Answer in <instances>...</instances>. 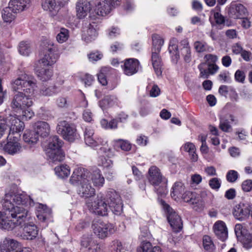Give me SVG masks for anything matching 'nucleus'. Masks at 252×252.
I'll list each match as a JSON object with an SVG mask.
<instances>
[{
	"instance_id": "obj_1",
	"label": "nucleus",
	"mask_w": 252,
	"mask_h": 252,
	"mask_svg": "<svg viewBox=\"0 0 252 252\" xmlns=\"http://www.w3.org/2000/svg\"><path fill=\"white\" fill-rule=\"evenodd\" d=\"M33 204L30 196L25 193L10 192L5 194L3 202L5 212H0V227L8 231L22 227L24 239L35 238L38 234L37 228L26 208Z\"/></svg>"
},
{
	"instance_id": "obj_2",
	"label": "nucleus",
	"mask_w": 252,
	"mask_h": 252,
	"mask_svg": "<svg viewBox=\"0 0 252 252\" xmlns=\"http://www.w3.org/2000/svg\"><path fill=\"white\" fill-rule=\"evenodd\" d=\"M11 85L12 91L15 92L11 102V108L22 111L19 117L23 120L31 119L34 115L30 107L33 105L35 93L37 89L36 79L24 73L13 80Z\"/></svg>"
},
{
	"instance_id": "obj_3",
	"label": "nucleus",
	"mask_w": 252,
	"mask_h": 252,
	"mask_svg": "<svg viewBox=\"0 0 252 252\" xmlns=\"http://www.w3.org/2000/svg\"><path fill=\"white\" fill-rule=\"evenodd\" d=\"M87 206L90 211L102 216L107 215L109 209L115 214L120 215L123 206L120 196L113 190L107 192L106 198L97 195L94 201L89 200Z\"/></svg>"
},
{
	"instance_id": "obj_4",
	"label": "nucleus",
	"mask_w": 252,
	"mask_h": 252,
	"mask_svg": "<svg viewBox=\"0 0 252 252\" xmlns=\"http://www.w3.org/2000/svg\"><path fill=\"white\" fill-rule=\"evenodd\" d=\"M89 175L87 170L82 167H77L74 170L70 179L71 184L80 185L78 189V193L83 197H91L95 194V189L89 183L88 178Z\"/></svg>"
},
{
	"instance_id": "obj_5",
	"label": "nucleus",
	"mask_w": 252,
	"mask_h": 252,
	"mask_svg": "<svg viewBox=\"0 0 252 252\" xmlns=\"http://www.w3.org/2000/svg\"><path fill=\"white\" fill-rule=\"evenodd\" d=\"M176 43V39H172L170 41L168 47L172 61L174 63H177L180 58V54L186 62H190L191 60V53L188 40L187 39H184L181 41L179 50Z\"/></svg>"
},
{
	"instance_id": "obj_6",
	"label": "nucleus",
	"mask_w": 252,
	"mask_h": 252,
	"mask_svg": "<svg viewBox=\"0 0 252 252\" xmlns=\"http://www.w3.org/2000/svg\"><path fill=\"white\" fill-rule=\"evenodd\" d=\"M62 141L57 136L50 137L46 153L47 157L52 162L62 161L65 155L61 149Z\"/></svg>"
},
{
	"instance_id": "obj_7",
	"label": "nucleus",
	"mask_w": 252,
	"mask_h": 252,
	"mask_svg": "<svg viewBox=\"0 0 252 252\" xmlns=\"http://www.w3.org/2000/svg\"><path fill=\"white\" fill-rule=\"evenodd\" d=\"M20 137L21 134H8L6 141L0 143V149L10 155H15L21 153L23 148L20 142Z\"/></svg>"
},
{
	"instance_id": "obj_8",
	"label": "nucleus",
	"mask_w": 252,
	"mask_h": 252,
	"mask_svg": "<svg viewBox=\"0 0 252 252\" xmlns=\"http://www.w3.org/2000/svg\"><path fill=\"white\" fill-rule=\"evenodd\" d=\"M111 146L103 145L99 149V153H103L106 157H113L115 155V151L121 149L124 151H129L131 149V144L126 140L122 139H115L111 142Z\"/></svg>"
},
{
	"instance_id": "obj_9",
	"label": "nucleus",
	"mask_w": 252,
	"mask_h": 252,
	"mask_svg": "<svg viewBox=\"0 0 252 252\" xmlns=\"http://www.w3.org/2000/svg\"><path fill=\"white\" fill-rule=\"evenodd\" d=\"M44 57L40 59L38 63L44 66H51L58 60L60 55L57 47L52 42H47L45 44Z\"/></svg>"
},
{
	"instance_id": "obj_10",
	"label": "nucleus",
	"mask_w": 252,
	"mask_h": 252,
	"mask_svg": "<svg viewBox=\"0 0 252 252\" xmlns=\"http://www.w3.org/2000/svg\"><path fill=\"white\" fill-rule=\"evenodd\" d=\"M161 204L171 227L175 232H179L182 228V222L180 217L164 201H161Z\"/></svg>"
},
{
	"instance_id": "obj_11",
	"label": "nucleus",
	"mask_w": 252,
	"mask_h": 252,
	"mask_svg": "<svg viewBox=\"0 0 252 252\" xmlns=\"http://www.w3.org/2000/svg\"><path fill=\"white\" fill-rule=\"evenodd\" d=\"M56 130L58 134L68 141L72 142L77 138L75 127L65 121L59 122L57 126Z\"/></svg>"
},
{
	"instance_id": "obj_12",
	"label": "nucleus",
	"mask_w": 252,
	"mask_h": 252,
	"mask_svg": "<svg viewBox=\"0 0 252 252\" xmlns=\"http://www.w3.org/2000/svg\"><path fill=\"white\" fill-rule=\"evenodd\" d=\"M93 229L96 236L99 239H104L113 234L116 228L112 223L98 221L93 224Z\"/></svg>"
},
{
	"instance_id": "obj_13",
	"label": "nucleus",
	"mask_w": 252,
	"mask_h": 252,
	"mask_svg": "<svg viewBox=\"0 0 252 252\" xmlns=\"http://www.w3.org/2000/svg\"><path fill=\"white\" fill-rule=\"evenodd\" d=\"M121 0H100L96 5L94 11L97 15L104 16L108 14L113 8L120 5Z\"/></svg>"
},
{
	"instance_id": "obj_14",
	"label": "nucleus",
	"mask_w": 252,
	"mask_h": 252,
	"mask_svg": "<svg viewBox=\"0 0 252 252\" xmlns=\"http://www.w3.org/2000/svg\"><path fill=\"white\" fill-rule=\"evenodd\" d=\"M220 1L218 0V5L211 11L209 21L212 27L211 36L213 40H217L219 36V33H216L217 29H220V10L219 7Z\"/></svg>"
},
{
	"instance_id": "obj_15",
	"label": "nucleus",
	"mask_w": 252,
	"mask_h": 252,
	"mask_svg": "<svg viewBox=\"0 0 252 252\" xmlns=\"http://www.w3.org/2000/svg\"><path fill=\"white\" fill-rule=\"evenodd\" d=\"M16 115H10L7 118V126L9 127L8 134L16 135V134H20L25 128L24 122L21 121Z\"/></svg>"
},
{
	"instance_id": "obj_16",
	"label": "nucleus",
	"mask_w": 252,
	"mask_h": 252,
	"mask_svg": "<svg viewBox=\"0 0 252 252\" xmlns=\"http://www.w3.org/2000/svg\"><path fill=\"white\" fill-rule=\"evenodd\" d=\"M252 206L248 203L240 202L236 204L233 209L235 218L239 220H246L250 216Z\"/></svg>"
},
{
	"instance_id": "obj_17",
	"label": "nucleus",
	"mask_w": 252,
	"mask_h": 252,
	"mask_svg": "<svg viewBox=\"0 0 252 252\" xmlns=\"http://www.w3.org/2000/svg\"><path fill=\"white\" fill-rule=\"evenodd\" d=\"M68 0H61L56 2L55 0H43L42 7L44 10L48 11L52 16L56 15L61 7L64 5Z\"/></svg>"
},
{
	"instance_id": "obj_18",
	"label": "nucleus",
	"mask_w": 252,
	"mask_h": 252,
	"mask_svg": "<svg viewBox=\"0 0 252 252\" xmlns=\"http://www.w3.org/2000/svg\"><path fill=\"white\" fill-rule=\"evenodd\" d=\"M21 247L17 240L6 237L0 242V252H15Z\"/></svg>"
},
{
	"instance_id": "obj_19",
	"label": "nucleus",
	"mask_w": 252,
	"mask_h": 252,
	"mask_svg": "<svg viewBox=\"0 0 252 252\" xmlns=\"http://www.w3.org/2000/svg\"><path fill=\"white\" fill-rule=\"evenodd\" d=\"M84 140L88 146L94 148L100 145L103 144V140L94 135V130L91 127H87L84 131Z\"/></svg>"
},
{
	"instance_id": "obj_20",
	"label": "nucleus",
	"mask_w": 252,
	"mask_h": 252,
	"mask_svg": "<svg viewBox=\"0 0 252 252\" xmlns=\"http://www.w3.org/2000/svg\"><path fill=\"white\" fill-rule=\"evenodd\" d=\"M81 244L82 247L88 248L92 252H103V244L98 243L96 240L92 237L84 236Z\"/></svg>"
},
{
	"instance_id": "obj_21",
	"label": "nucleus",
	"mask_w": 252,
	"mask_h": 252,
	"mask_svg": "<svg viewBox=\"0 0 252 252\" xmlns=\"http://www.w3.org/2000/svg\"><path fill=\"white\" fill-rule=\"evenodd\" d=\"M139 65V62L137 59L130 58L125 60L121 66L126 75L131 76L138 72Z\"/></svg>"
},
{
	"instance_id": "obj_22",
	"label": "nucleus",
	"mask_w": 252,
	"mask_h": 252,
	"mask_svg": "<svg viewBox=\"0 0 252 252\" xmlns=\"http://www.w3.org/2000/svg\"><path fill=\"white\" fill-rule=\"evenodd\" d=\"M247 10L242 4L232 2L228 10L230 17L234 19L243 18L247 14Z\"/></svg>"
},
{
	"instance_id": "obj_23",
	"label": "nucleus",
	"mask_w": 252,
	"mask_h": 252,
	"mask_svg": "<svg viewBox=\"0 0 252 252\" xmlns=\"http://www.w3.org/2000/svg\"><path fill=\"white\" fill-rule=\"evenodd\" d=\"M98 25L95 22H92L84 30L83 38L86 42L94 40L97 35V31Z\"/></svg>"
},
{
	"instance_id": "obj_24",
	"label": "nucleus",
	"mask_w": 252,
	"mask_h": 252,
	"mask_svg": "<svg viewBox=\"0 0 252 252\" xmlns=\"http://www.w3.org/2000/svg\"><path fill=\"white\" fill-rule=\"evenodd\" d=\"M109 248L114 252H131L132 248L131 243L121 242L117 239L112 241Z\"/></svg>"
},
{
	"instance_id": "obj_25",
	"label": "nucleus",
	"mask_w": 252,
	"mask_h": 252,
	"mask_svg": "<svg viewBox=\"0 0 252 252\" xmlns=\"http://www.w3.org/2000/svg\"><path fill=\"white\" fill-rule=\"evenodd\" d=\"M35 72L38 78L42 81L50 80L53 76V69L51 66H44L39 64L35 68Z\"/></svg>"
},
{
	"instance_id": "obj_26",
	"label": "nucleus",
	"mask_w": 252,
	"mask_h": 252,
	"mask_svg": "<svg viewBox=\"0 0 252 252\" xmlns=\"http://www.w3.org/2000/svg\"><path fill=\"white\" fill-rule=\"evenodd\" d=\"M35 133L42 137H46L50 134L51 129L48 123L44 121H38L34 124Z\"/></svg>"
},
{
	"instance_id": "obj_27",
	"label": "nucleus",
	"mask_w": 252,
	"mask_h": 252,
	"mask_svg": "<svg viewBox=\"0 0 252 252\" xmlns=\"http://www.w3.org/2000/svg\"><path fill=\"white\" fill-rule=\"evenodd\" d=\"M91 10V4L86 0H80L76 4L77 16L79 19L84 18Z\"/></svg>"
},
{
	"instance_id": "obj_28",
	"label": "nucleus",
	"mask_w": 252,
	"mask_h": 252,
	"mask_svg": "<svg viewBox=\"0 0 252 252\" xmlns=\"http://www.w3.org/2000/svg\"><path fill=\"white\" fill-rule=\"evenodd\" d=\"M158 52L152 51L151 61L155 73L158 76H160L162 74V65L161 59Z\"/></svg>"
},
{
	"instance_id": "obj_29",
	"label": "nucleus",
	"mask_w": 252,
	"mask_h": 252,
	"mask_svg": "<svg viewBox=\"0 0 252 252\" xmlns=\"http://www.w3.org/2000/svg\"><path fill=\"white\" fill-rule=\"evenodd\" d=\"M149 182L155 187L158 186L162 181V175L156 166H152L149 170Z\"/></svg>"
},
{
	"instance_id": "obj_30",
	"label": "nucleus",
	"mask_w": 252,
	"mask_h": 252,
	"mask_svg": "<svg viewBox=\"0 0 252 252\" xmlns=\"http://www.w3.org/2000/svg\"><path fill=\"white\" fill-rule=\"evenodd\" d=\"M30 0H10L8 5L12 8L14 13L24 10L29 5Z\"/></svg>"
},
{
	"instance_id": "obj_31",
	"label": "nucleus",
	"mask_w": 252,
	"mask_h": 252,
	"mask_svg": "<svg viewBox=\"0 0 252 252\" xmlns=\"http://www.w3.org/2000/svg\"><path fill=\"white\" fill-rule=\"evenodd\" d=\"M36 215L38 220L44 221L51 215V211L46 205L42 204H36L35 207Z\"/></svg>"
},
{
	"instance_id": "obj_32",
	"label": "nucleus",
	"mask_w": 252,
	"mask_h": 252,
	"mask_svg": "<svg viewBox=\"0 0 252 252\" xmlns=\"http://www.w3.org/2000/svg\"><path fill=\"white\" fill-rule=\"evenodd\" d=\"M99 106L102 109L104 110L108 107L118 106L120 104V100L118 98L114 95L106 96L104 99L100 101Z\"/></svg>"
},
{
	"instance_id": "obj_33",
	"label": "nucleus",
	"mask_w": 252,
	"mask_h": 252,
	"mask_svg": "<svg viewBox=\"0 0 252 252\" xmlns=\"http://www.w3.org/2000/svg\"><path fill=\"white\" fill-rule=\"evenodd\" d=\"M24 142L28 145H33L38 140L37 135L35 131L26 130L23 136Z\"/></svg>"
},
{
	"instance_id": "obj_34",
	"label": "nucleus",
	"mask_w": 252,
	"mask_h": 252,
	"mask_svg": "<svg viewBox=\"0 0 252 252\" xmlns=\"http://www.w3.org/2000/svg\"><path fill=\"white\" fill-rule=\"evenodd\" d=\"M56 175L60 178L67 177L70 173V169L66 164H61L54 169Z\"/></svg>"
},
{
	"instance_id": "obj_35",
	"label": "nucleus",
	"mask_w": 252,
	"mask_h": 252,
	"mask_svg": "<svg viewBox=\"0 0 252 252\" xmlns=\"http://www.w3.org/2000/svg\"><path fill=\"white\" fill-rule=\"evenodd\" d=\"M92 180L94 186L98 188L102 187L105 182L104 178L99 169H96L93 172Z\"/></svg>"
},
{
	"instance_id": "obj_36",
	"label": "nucleus",
	"mask_w": 252,
	"mask_h": 252,
	"mask_svg": "<svg viewBox=\"0 0 252 252\" xmlns=\"http://www.w3.org/2000/svg\"><path fill=\"white\" fill-rule=\"evenodd\" d=\"M205 58L206 59V63L208 69L212 73H215L219 69L218 66L215 64L217 60V58L216 56L212 54H208L205 56Z\"/></svg>"
},
{
	"instance_id": "obj_37",
	"label": "nucleus",
	"mask_w": 252,
	"mask_h": 252,
	"mask_svg": "<svg viewBox=\"0 0 252 252\" xmlns=\"http://www.w3.org/2000/svg\"><path fill=\"white\" fill-rule=\"evenodd\" d=\"M16 13H14L12 8L8 7L4 8L1 11V16L3 21L5 23H10L15 18Z\"/></svg>"
},
{
	"instance_id": "obj_38",
	"label": "nucleus",
	"mask_w": 252,
	"mask_h": 252,
	"mask_svg": "<svg viewBox=\"0 0 252 252\" xmlns=\"http://www.w3.org/2000/svg\"><path fill=\"white\" fill-rule=\"evenodd\" d=\"M69 37V31L64 28L60 29L56 35V40L59 43H63L67 41Z\"/></svg>"
},
{
	"instance_id": "obj_39",
	"label": "nucleus",
	"mask_w": 252,
	"mask_h": 252,
	"mask_svg": "<svg viewBox=\"0 0 252 252\" xmlns=\"http://www.w3.org/2000/svg\"><path fill=\"white\" fill-rule=\"evenodd\" d=\"M184 189L185 187L182 182H177L175 183L172 188V190L171 192V196L176 199L182 194Z\"/></svg>"
},
{
	"instance_id": "obj_40",
	"label": "nucleus",
	"mask_w": 252,
	"mask_h": 252,
	"mask_svg": "<svg viewBox=\"0 0 252 252\" xmlns=\"http://www.w3.org/2000/svg\"><path fill=\"white\" fill-rule=\"evenodd\" d=\"M153 46L152 51L160 52L161 47L164 43L163 39L158 34H154L152 36Z\"/></svg>"
},
{
	"instance_id": "obj_41",
	"label": "nucleus",
	"mask_w": 252,
	"mask_h": 252,
	"mask_svg": "<svg viewBox=\"0 0 252 252\" xmlns=\"http://www.w3.org/2000/svg\"><path fill=\"white\" fill-rule=\"evenodd\" d=\"M98 154L99 155L103 154V155L99 157L98 162L99 165L105 168H110L112 167L113 161L109 158H110L109 157H107L108 158H106L104 157V156H106L103 153H99V151H98Z\"/></svg>"
},
{
	"instance_id": "obj_42",
	"label": "nucleus",
	"mask_w": 252,
	"mask_h": 252,
	"mask_svg": "<svg viewBox=\"0 0 252 252\" xmlns=\"http://www.w3.org/2000/svg\"><path fill=\"white\" fill-rule=\"evenodd\" d=\"M204 200L201 199L197 195L195 199L193 200L191 204L190 205L191 206L192 209L196 211H202L205 207Z\"/></svg>"
},
{
	"instance_id": "obj_43",
	"label": "nucleus",
	"mask_w": 252,
	"mask_h": 252,
	"mask_svg": "<svg viewBox=\"0 0 252 252\" xmlns=\"http://www.w3.org/2000/svg\"><path fill=\"white\" fill-rule=\"evenodd\" d=\"M19 52L24 56H28L31 52V47L30 43L27 41H22L19 45Z\"/></svg>"
},
{
	"instance_id": "obj_44",
	"label": "nucleus",
	"mask_w": 252,
	"mask_h": 252,
	"mask_svg": "<svg viewBox=\"0 0 252 252\" xmlns=\"http://www.w3.org/2000/svg\"><path fill=\"white\" fill-rule=\"evenodd\" d=\"M110 69V67H102L99 73L97 74L98 80L103 86H105L107 84L106 74L109 71Z\"/></svg>"
},
{
	"instance_id": "obj_45",
	"label": "nucleus",
	"mask_w": 252,
	"mask_h": 252,
	"mask_svg": "<svg viewBox=\"0 0 252 252\" xmlns=\"http://www.w3.org/2000/svg\"><path fill=\"white\" fill-rule=\"evenodd\" d=\"M197 195V194L195 192L186 191L183 194L182 199L185 202L190 205L193 200L195 199Z\"/></svg>"
},
{
	"instance_id": "obj_46",
	"label": "nucleus",
	"mask_w": 252,
	"mask_h": 252,
	"mask_svg": "<svg viewBox=\"0 0 252 252\" xmlns=\"http://www.w3.org/2000/svg\"><path fill=\"white\" fill-rule=\"evenodd\" d=\"M55 87L43 86L39 91V94L43 96H51L55 94Z\"/></svg>"
},
{
	"instance_id": "obj_47",
	"label": "nucleus",
	"mask_w": 252,
	"mask_h": 252,
	"mask_svg": "<svg viewBox=\"0 0 252 252\" xmlns=\"http://www.w3.org/2000/svg\"><path fill=\"white\" fill-rule=\"evenodd\" d=\"M203 245L204 248L206 251L213 250L214 247L212 240L209 236L205 235L203 238Z\"/></svg>"
},
{
	"instance_id": "obj_48",
	"label": "nucleus",
	"mask_w": 252,
	"mask_h": 252,
	"mask_svg": "<svg viewBox=\"0 0 252 252\" xmlns=\"http://www.w3.org/2000/svg\"><path fill=\"white\" fill-rule=\"evenodd\" d=\"M241 242L243 247L247 249H249L252 247V235L246 234L242 237Z\"/></svg>"
},
{
	"instance_id": "obj_49",
	"label": "nucleus",
	"mask_w": 252,
	"mask_h": 252,
	"mask_svg": "<svg viewBox=\"0 0 252 252\" xmlns=\"http://www.w3.org/2000/svg\"><path fill=\"white\" fill-rule=\"evenodd\" d=\"M198 68L200 71V76L204 78H207L210 74H213L208 69L206 63H201L198 65Z\"/></svg>"
},
{
	"instance_id": "obj_50",
	"label": "nucleus",
	"mask_w": 252,
	"mask_h": 252,
	"mask_svg": "<svg viewBox=\"0 0 252 252\" xmlns=\"http://www.w3.org/2000/svg\"><path fill=\"white\" fill-rule=\"evenodd\" d=\"M152 246L150 242L143 241L140 245L137 248V252H149V251L152 248Z\"/></svg>"
},
{
	"instance_id": "obj_51",
	"label": "nucleus",
	"mask_w": 252,
	"mask_h": 252,
	"mask_svg": "<svg viewBox=\"0 0 252 252\" xmlns=\"http://www.w3.org/2000/svg\"><path fill=\"white\" fill-rule=\"evenodd\" d=\"M235 232L237 237H243L247 234V230L242 224L239 223L235 225Z\"/></svg>"
},
{
	"instance_id": "obj_52",
	"label": "nucleus",
	"mask_w": 252,
	"mask_h": 252,
	"mask_svg": "<svg viewBox=\"0 0 252 252\" xmlns=\"http://www.w3.org/2000/svg\"><path fill=\"white\" fill-rule=\"evenodd\" d=\"M238 177V174L235 170H230L226 174V179L227 181L230 183L235 182Z\"/></svg>"
},
{
	"instance_id": "obj_53",
	"label": "nucleus",
	"mask_w": 252,
	"mask_h": 252,
	"mask_svg": "<svg viewBox=\"0 0 252 252\" xmlns=\"http://www.w3.org/2000/svg\"><path fill=\"white\" fill-rule=\"evenodd\" d=\"M194 47L198 52H203L207 50V44L203 42L196 41L194 43Z\"/></svg>"
},
{
	"instance_id": "obj_54",
	"label": "nucleus",
	"mask_w": 252,
	"mask_h": 252,
	"mask_svg": "<svg viewBox=\"0 0 252 252\" xmlns=\"http://www.w3.org/2000/svg\"><path fill=\"white\" fill-rule=\"evenodd\" d=\"M181 150H183L189 154L193 151H196V147L192 143L188 142L181 147Z\"/></svg>"
},
{
	"instance_id": "obj_55",
	"label": "nucleus",
	"mask_w": 252,
	"mask_h": 252,
	"mask_svg": "<svg viewBox=\"0 0 252 252\" xmlns=\"http://www.w3.org/2000/svg\"><path fill=\"white\" fill-rule=\"evenodd\" d=\"M235 79L236 81L244 83L245 79V73L244 71L237 70L235 73Z\"/></svg>"
},
{
	"instance_id": "obj_56",
	"label": "nucleus",
	"mask_w": 252,
	"mask_h": 252,
	"mask_svg": "<svg viewBox=\"0 0 252 252\" xmlns=\"http://www.w3.org/2000/svg\"><path fill=\"white\" fill-rule=\"evenodd\" d=\"M6 129V120L3 117L0 116V138L2 137Z\"/></svg>"
},
{
	"instance_id": "obj_57",
	"label": "nucleus",
	"mask_w": 252,
	"mask_h": 252,
	"mask_svg": "<svg viewBox=\"0 0 252 252\" xmlns=\"http://www.w3.org/2000/svg\"><path fill=\"white\" fill-rule=\"evenodd\" d=\"M82 81L84 82L85 86H91L94 81L93 76L91 75L86 74L82 79Z\"/></svg>"
},
{
	"instance_id": "obj_58",
	"label": "nucleus",
	"mask_w": 252,
	"mask_h": 252,
	"mask_svg": "<svg viewBox=\"0 0 252 252\" xmlns=\"http://www.w3.org/2000/svg\"><path fill=\"white\" fill-rule=\"evenodd\" d=\"M93 115L89 109L84 111L83 113V118L87 122H91L93 119Z\"/></svg>"
},
{
	"instance_id": "obj_59",
	"label": "nucleus",
	"mask_w": 252,
	"mask_h": 252,
	"mask_svg": "<svg viewBox=\"0 0 252 252\" xmlns=\"http://www.w3.org/2000/svg\"><path fill=\"white\" fill-rule=\"evenodd\" d=\"M56 104L60 108H66L68 105L66 98L63 97H60L57 99Z\"/></svg>"
},
{
	"instance_id": "obj_60",
	"label": "nucleus",
	"mask_w": 252,
	"mask_h": 252,
	"mask_svg": "<svg viewBox=\"0 0 252 252\" xmlns=\"http://www.w3.org/2000/svg\"><path fill=\"white\" fill-rule=\"evenodd\" d=\"M102 56V54L98 52L91 53L88 55L89 60L92 62L99 60Z\"/></svg>"
},
{
	"instance_id": "obj_61",
	"label": "nucleus",
	"mask_w": 252,
	"mask_h": 252,
	"mask_svg": "<svg viewBox=\"0 0 252 252\" xmlns=\"http://www.w3.org/2000/svg\"><path fill=\"white\" fill-rule=\"evenodd\" d=\"M242 188L244 191H250L252 189V180H247L244 181L242 184Z\"/></svg>"
},
{
	"instance_id": "obj_62",
	"label": "nucleus",
	"mask_w": 252,
	"mask_h": 252,
	"mask_svg": "<svg viewBox=\"0 0 252 252\" xmlns=\"http://www.w3.org/2000/svg\"><path fill=\"white\" fill-rule=\"evenodd\" d=\"M213 231L219 239L220 238V221L218 220L213 227Z\"/></svg>"
},
{
	"instance_id": "obj_63",
	"label": "nucleus",
	"mask_w": 252,
	"mask_h": 252,
	"mask_svg": "<svg viewBox=\"0 0 252 252\" xmlns=\"http://www.w3.org/2000/svg\"><path fill=\"white\" fill-rule=\"evenodd\" d=\"M202 180L201 175L198 174H194L191 176V184L197 185L201 182Z\"/></svg>"
},
{
	"instance_id": "obj_64",
	"label": "nucleus",
	"mask_w": 252,
	"mask_h": 252,
	"mask_svg": "<svg viewBox=\"0 0 252 252\" xmlns=\"http://www.w3.org/2000/svg\"><path fill=\"white\" fill-rule=\"evenodd\" d=\"M210 187L214 189L218 190L220 187L219 181L217 178H214L211 179L209 181Z\"/></svg>"
}]
</instances>
